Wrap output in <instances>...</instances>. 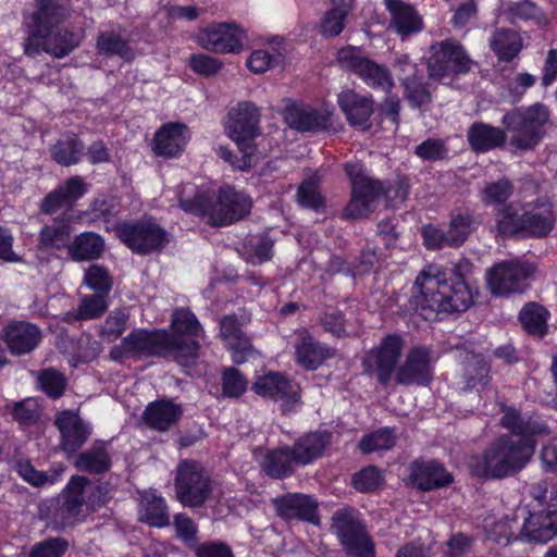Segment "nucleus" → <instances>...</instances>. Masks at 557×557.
<instances>
[{
	"label": "nucleus",
	"instance_id": "f257e3e1",
	"mask_svg": "<svg viewBox=\"0 0 557 557\" xmlns=\"http://www.w3.org/2000/svg\"><path fill=\"white\" fill-rule=\"evenodd\" d=\"M549 120L548 109L535 103L506 113L502 123L505 129L483 122L473 123L468 133V141L475 152H486L500 147L506 141V132L510 134V144L521 150L533 149L542 140L544 126Z\"/></svg>",
	"mask_w": 557,
	"mask_h": 557
},
{
	"label": "nucleus",
	"instance_id": "f03ea898",
	"mask_svg": "<svg viewBox=\"0 0 557 557\" xmlns=\"http://www.w3.org/2000/svg\"><path fill=\"white\" fill-rule=\"evenodd\" d=\"M412 304L424 319L437 312H462L473 302L470 283L455 281L437 265L422 270L414 283Z\"/></svg>",
	"mask_w": 557,
	"mask_h": 557
},
{
	"label": "nucleus",
	"instance_id": "7ed1b4c3",
	"mask_svg": "<svg viewBox=\"0 0 557 557\" xmlns=\"http://www.w3.org/2000/svg\"><path fill=\"white\" fill-rule=\"evenodd\" d=\"M37 11L26 18L32 37L27 39L25 52L29 55L36 53L32 42L37 40L47 53L57 58L67 55L79 45L83 33L59 27L66 13L55 0H37Z\"/></svg>",
	"mask_w": 557,
	"mask_h": 557
},
{
	"label": "nucleus",
	"instance_id": "20e7f679",
	"mask_svg": "<svg viewBox=\"0 0 557 557\" xmlns=\"http://www.w3.org/2000/svg\"><path fill=\"white\" fill-rule=\"evenodd\" d=\"M535 443L517 436H499L482 456L471 459V473L500 479L522 470L531 460Z\"/></svg>",
	"mask_w": 557,
	"mask_h": 557
},
{
	"label": "nucleus",
	"instance_id": "39448f33",
	"mask_svg": "<svg viewBox=\"0 0 557 557\" xmlns=\"http://www.w3.org/2000/svg\"><path fill=\"white\" fill-rule=\"evenodd\" d=\"M180 206L188 213L200 215L210 225L222 226L248 214L251 200L247 195L226 186L216 196L198 194L194 199H187L182 195Z\"/></svg>",
	"mask_w": 557,
	"mask_h": 557
},
{
	"label": "nucleus",
	"instance_id": "423d86ee",
	"mask_svg": "<svg viewBox=\"0 0 557 557\" xmlns=\"http://www.w3.org/2000/svg\"><path fill=\"white\" fill-rule=\"evenodd\" d=\"M174 345L175 342L170 341V334L166 331L139 329L131 332L120 345L114 346L110 356L113 360H122L125 358L171 355L178 362L184 357L193 355L196 349L193 343L185 347H175Z\"/></svg>",
	"mask_w": 557,
	"mask_h": 557
},
{
	"label": "nucleus",
	"instance_id": "0eeeda50",
	"mask_svg": "<svg viewBox=\"0 0 557 557\" xmlns=\"http://www.w3.org/2000/svg\"><path fill=\"white\" fill-rule=\"evenodd\" d=\"M345 171L351 183V199L345 208V215L349 219L367 218L376 208L385 188L381 182L371 178L358 161L347 162Z\"/></svg>",
	"mask_w": 557,
	"mask_h": 557
},
{
	"label": "nucleus",
	"instance_id": "6e6552de",
	"mask_svg": "<svg viewBox=\"0 0 557 557\" xmlns=\"http://www.w3.org/2000/svg\"><path fill=\"white\" fill-rule=\"evenodd\" d=\"M332 530L349 557H375L374 543L355 510H337L332 517Z\"/></svg>",
	"mask_w": 557,
	"mask_h": 557
},
{
	"label": "nucleus",
	"instance_id": "1a4fd4ad",
	"mask_svg": "<svg viewBox=\"0 0 557 557\" xmlns=\"http://www.w3.org/2000/svg\"><path fill=\"white\" fill-rule=\"evenodd\" d=\"M213 488L209 474L200 463L193 460L180 462L175 476V492L184 506H202L211 498Z\"/></svg>",
	"mask_w": 557,
	"mask_h": 557
},
{
	"label": "nucleus",
	"instance_id": "9d476101",
	"mask_svg": "<svg viewBox=\"0 0 557 557\" xmlns=\"http://www.w3.org/2000/svg\"><path fill=\"white\" fill-rule=\"evenodd\" d=\"M337 61L343 69L357 74L372 89L389 94L394 88L389 70L364 57L357 47L347 46L339 49Z\"/></svg>",
	"mask_w": 557,
	"mask_h": 557
},
{
	"label": "nucleus",
	"instance_id": "9b49d317",
	"mask_svg": "<svg viewBox=\"0 0 557 557\" xmlns=\"http://www.w3.org/2000/svg\"><path fill=\"white\" fill-rule=\"evenodd\" d=\"M432 55L428 62L429 76L443 81L455 74L467 73L472 61L463 47L454 39L436 42L431 47Z\"/></svg>",
	"mask_w": 557,
	"mask_h": 557
},
{
	"label": "nucleus",
	"instance_id": "f8f14e48",
	"mask_svg": "<svg viewBox=\"0 0 557 557\" xmlns=\"http://www.w3.org/2000/svg\"><path fill=\"white\" fill-rule=\"evenodd\" d=\"M405 341L399 334L384 336L377 346L370 349L363 359L366 372L375 374L379 382L386 386L401 357Z\"/></svg>",
	"mask_w": 557,
	"mask_h": 557
},
{
	"label": "nucleus",
	"instance_id": "ddd939ff",
	"mask_svg": "<svg viewBox=\"0 0 557 557\" xmlns=\"http://www.w3.org/2000/svg\"><path fill=\"white\" fill-rule=\"evenodd\" d=\"M260 113L251 102H239L231 108L224 121L225 134L238 148L255 146L253 140L260 134Z\"/></svg>",
	"mask_w": 557,
	"mask_h": 557
},
{
	"label": "nucleus",
	"instance_id": "4468645a",
	"mask_svg": "<svg viewBox=\"0 0 557 557\" xmlns=\"http://www.w3.org/2000/svg\"><path fill=\"white\" fill-rule=\"evenodd\" d=\"M115 231L119 238L137 253H150L166 243L164 230L150 220L121 224Z\"/></svg>",
	"mask_w": 557,
	"mask_h": 557
},
{
	"label": "nucleus",
	"instance_id": "2eb2a0df",
	"mask_svg": "<svg viewBox=\"0 0 557 557\" xmlns=\"http://www.w3.org/2000/svg\"><path fill=\"white\" fill-rule=\"evenodd\" d=\"M245 30L235 23H214L198 33V44L215 53H238L244 48Z\"/></svg>",
	"mask_w": 557,
	"mask_h": 557
},
{
	"label": "nucleus",
	"instance_id": "dca6fc26",
	"mask_svg": "<svg viewBox=\"0 0 557 557\" xmlns=\"http://www.w3.org/2000/svg\"><path fill=\"white\" fill-rule=\"evenodd\" d=\"M531 264L511 260L495 264L487 272V284L495 295H507L520 290L522 281L531 276Z\"/></svg>",
	"mask_w": 557,
	"mask_h": 557
},
{
	"label": "nucleus",
	"instance_id": "f3484780",
	"mask_svg": "<svg viewBox=\"0 0 557 557\" xmlns=\"http://www.w3.org/2000/svg\"><path fill=\"white\" fill-rule=\"evenodd\" d=\"M252 389L261 397L281 401L284 410H290L299 400L298 385L277 372H269L259 376L253 383Z\"/></svg>",
	"mask_w": 557,
	"mask_h": 557
},
{
	"label": "nucleus",
	"instance_id": "a211bd4d",
	"mask_svg": "<svg viewBox=\"0 0 557 557\" xmlns=\"http://www.w3.org/2000/svg\"><path fill=\"white\" fill-rule=\"evenodd\" d=\"M173 334L170 335V341L175 342V347H185L187 344L193 343L196 349L193 355L186 356L181 364H188L191 360L198 357L199 339L202 336V327L196 315L188 309H176L172 314L171 323Z\"/></svg>",
	"mask_w": 557,
	"mask_h": 557
},
{
	"label": "nucleus",
	"instance_id": "6ab92c4d",
	"mask_svg": "<svg viewBox=\"0 0 557 557\" xmlns=\"http://www.w3.org/2000/svg\"><path fill=\"white\" fill-rule=\"evenodd\" d=\"M432 377V358L425 347H413L406 356L404 364L397 370L395 380L403 385H426Z\"/></svg>",
	"mask_w": 557,
	"mask_h": 557
},
{
	"label": "nucleus",
	"instance_id": "aec40b11",
	"mask_svg": "<svg viewBox=\"0 0 557 557\" xmlns=\"http://www.w3.org/2000/svg\"><path fill=\"white\" fill-rule=\"evenodd\" d=\"M276 513L285 519H299L313 524H319L318 503L307 494L289 493L273 499Z\"/></svg>",
	"mask_w": 557,
	"mask_h": 557
},
{
	"label": "nucleus",
	"instance_id": "412c9836",
	"mask_svg": "<svg viewBox=\"0 0 557 557\" xmlns=\"http://www.w3.org/2000/svg\"><path fill=\"white\" fill-rule=\"evenodd\" d=\"M55 425L61 433V446L66 453H75L91 434L89 423L82 420L75 411H63L58 414Z\"/></svg>",
	"mask_w": 557,
	"mask_h": 557
},
{
	"label": "nucleus",
	"instance_id": "4be33fe9",
	"mask_svg": "<svg viewBox=\"0 0 557 557\" xmlns=\"http://www.w3.org/2000/svg\"><path fill=\"white\" fill-rule=\"evenodd\" d=\"M522 534L533 542H548L557 534V506L534 510L525 518Z\"/></svg>",
	"mask_w": 557,
	"mask_h": 557
},
{
	"label": "nucleus",
	"instance_id": "5701e85b",
	"mask_svg": "<svg viewBox=\"0 0 557 557\" xmlns=\"http://www.w3.org/2000/svg\"><path fill=\"white\" fill-rule=\"evenodd\" d=\"M220 333L232 351V359L235 363H243L255 357L256 350L249 338L243 333L235 315H226L222 319Z\"/></svg>",
	"mask_w": 557,
	"mask_h": 557
},
{
	"label": "nucleus",
	"instance_id": "b1692460",
	"mask_svg": "<svg viewBox=\"0 0 557 557\" xmlns=\"http://www.w3.org/2000/svg\"><path fill=\"white\" fill-rule=\"evenodd\" d=\"M297 362L307 370L318 369L326 359L332 358L335 351L314 341L307 331H299L295 343Z\"/></svg>",
	"mask_w": 557,
	"mask_h": 557
},
{
	"label": "nucleus",
	"instance_id": "393cba45",
	"mask_svg": "<svg viewBox=\"0 0 557 557\" xmlns=\"http://www.w3.org/2000/svg\"><path fill=\"white\" fill-rule=\"evenodd\" d=\"M189 137V131L185 124H164L154 135L153 151L158 156L176 157L185 149Z\"/></svg>",
	"mask_w": 557,
	"mask_h": 557
},
{
	"label": "nucleus",
	"instance_id": "a878e982",
	"mask_svg": "<svg viewBox=\"0 0 557 557\" xmlns=\"http://www.w3.org/2000/svg\"><path fill=\"white\" fill-rule=\"evenodd\" d=\"M285 41L281 37L269 39L263 48L253 50L246 61L247 67L255 74H261L275 66L283 65L286 58Z\"/></svg>",
	"mask_w": 557,
	"mask_h": 557
},
{
	"label": "nucleus",
	"instance_id": "bb28decb",
	"mask_svg": "<svg viewBox=\"0 0 557 557\" xmlns=\"http://www.w3.org/2000/svg\"><path fill=\"white\" fill-rule=\"evenodd\" d=\"M397 66L403 73L400 81L405 88V96L409 103L419 108L431 100V92L422 82L421 77L417 76V64L412 63L407 55L397 59Z\"/></svg>",
	"mask_w": 557,
	"mask_h": 557
},
{
	"label": "nucleus",
	"instance_id": "cd10ccee",
	"mask_svg": "<svg viewBox=\"0 0 557 557\" xmlns=\"http://www.w3.org/2000/svg\"><path fill=\"white\" fill-rule=\"evenodd\" d=\"M410 478L413 484L423 491L444 487L453 482V476L438 462L416 461L410 467Z\"/></svg>",
	"mask_w": 557,
	"mask_h": 557
},
{
	"label": "nucleus",
	"instance_id": "c85d7f7f",
	"mask_svg": "<svg viewBox=\"0 0 557 557\" xmlns=\"http://www.w3.org/2000/svg\"><path fill=\"white\" fill-rule=\"evenodd\" d=\"M39 329L28 322L21 321L9 324L4 330V341L14 355L30 352L39 344Z\"/></svg>",
	"mask_w": 557,
	"mask_h": 557
},
{
	"label": "nucleus",
	"instance_id": "c756f323",
	"mask_svg": "<svg viewBox=\"0 0 557 557\" xmlns=\"http://www.w3.org/2000/svg\"><path fill=\"white\" fill-rule=\"evenodd\" d=\"M284 119L289 127L301 132H315L327 126L324 112L302 103H292L284 109Z\"/></svg>",
	"mask_w": 557,
	"mask_h": 557
},
{
	"label": "nucleus",
	"instance_id": "7c9ffc66",
	"mask_svg": "<svg viewBox=\"0 0 557 557\" xmlns=\"http://www.w3.org/2000/svg\"><path fill=\"white\" fill-rule=\"evenodd\" d=\"M85 193L84 181L79 176L71 177L45 197L41 210L47 214H52L62 207L72 206Z\"/></svg>",
	"mask_w": 557,
	"mask_h": 557
},
{
	"label": "nucleus",
	"instance_id": "2f4dec72",
	"mask_svg": "<svg viewBox=\"0 0 557 557\" xmlns=\"http://www.w3.org/2000/svg\"><path fill=\"white\" fill-rule=\"evenodd\" d=\"M138 518L151 527L169 525L170 516L165 499L154 490L143 491L139 497Z\"/></svg>",
	"mask_w": 557,
	"mask_h": 557
},
{
	"label": "nucleus",
	"instance_id": "473e14b6",
	"mask_svg": "<svg viewBox=\"0 0 557 557\" xmlns=\"http://www.w3.org/2000/svg\"><path fill=\"white\" fill-rule=\"evenodd\" d=\"M255 457L262 470L273 478L287 476L293 472V465L296 463L294 453L288 447L273 450L258 449Z\"/></svg>",
	"mask_w": 557,
	"mask_h": 557
},
{
	"label": "nucleus",
	"instance_id": "72a5a7b5",
	"mask_svg": "<svg viewBox=\"0 0 557 557\" xmlns=\"http://www.w3.org/2000/svg\"><path fill=\"white\" fill-rule=\"evenodd\" d=\"M337 101L351 125H364L373 113L372 98L361 96L351 89L343 90Z\"/></svg>",
	"mask_w": 557,
	"mask_h": 557
},
{
	"label": "nucleus",
	"instance_id": "f704fd0d",
	"mask_svg": "<svg viewBox=\"0 0 557 557\" xmlns=\"http://www.w3.org/2000/svg\"><path fill=\"white\" fill-rule=\"evenodd\" d=\"M391 13V25L399 35L406 36L422 29V18L416 10L403 0H384Z\"/></svg>",
	"mask_w": 557,
	"mask_h": 557
},
{
	"label": "nucleus",
	"instance_id": "c9c22d12",
	"mask_svg": "<svg viewBox=\"0 0 557 557\" xmlns=\"http://www.w3.org/2000/svg\"><path fill=\"white\" fill-rule=\"evenodd\" d=\"M182 413L181 405L162 399L147 406L144 412V420L150 428L165 431L177 422Z\"/></svg>",
	"mask_w": 557,
	"mask_h": 557
},
{
	"label": "nucleus",
	"instance_id": "e433bc0d",
	"mask_svg": "<svg viewBox=\"0 0 557 557\" xmlns=\"http://www.w3.org/2000/svg\"><path fill=\"white\" fill-rule=\"evenodd\" d=\"M104 251L103 238L95 232H83L69 245V256L77 262L99 259Z\"/></svg>",
	"mask_w": 557,
	"mask_h": 557
},
{
	"label": "nucleus",
	"instance_id": "4c0bfd02",
	"mask_svg": "<svg viewBox=\"0 0 557 557\" xmlns=\"http://www.w3.org/2000/svg\"><path fill=\"white\" fill-rule=\"evenodd\" d=\"M503 411L504 416L500 424L510 432L507 436H517L535 443V436L544 434L547 430L542 423L531 420L525 421L513 408H504Z\"/></svg>",
	"mask_w": 557,
	"mask_h": 557
},
{
	"label": "nucleus",
	"instance_id": "58836bf2",
	"mask_svg": "<svg viewBox=\"0 0 557 557\" xmlns=\"http://www.w3.org/2000/svg\"><path fill=\"white\" fill-rule=\"evenodd\" d=\"M488 42L490 48L500 61H511L522 49V39L512 29H496L490 37Z\"/></svg>",
	"mask_w": 557,
	"mask_h": 557
},
{
	"label": "nucleus",
	"instance_id": "ea45409f",
	"mask_svg": "<svg viewBox=\"0 0 557 557\" xmlns=\"http://www.w3.org/2000/svg\"><path fill=\"white\" fill-rule=\"evenodd\" d=\"M330 436L327 432H313L298 440L292 449L296 463L306 465L319 456L329 444Z\"/></svg>",
	"mask_w": 557,
	"mask_h": 557
},
{
	"label": "nucleus",
	"instance_id": "a19ab883",
	"mask_svg": "<svg viewBox=\"0 0 557 557\" xmlns=\"http://www.w3.org/2000/svg\"><path fill=\"white\" fill-rule=\"evenodd\" d=\"M71 233L69 223L55 220L41 228L38 248L42 251H53L65 247L69 249Z\"/></svg>",
	"mask_w": 557,
	"mask_h": 557
},
{
	"label": "nucleus",
	"instance_id": "79ce46f5",
	"mask_svg": "<svg viewBox=\"0 0 557 557\" xmlns=\"http://www.w3.org/2000/svg\"><path fill=\"white\" fill-rule=\"evenodd\" d=\"M79 471L103 473L111 467V458L102 443H95L89 449L79 454L74 462Z\"/></svg>",
	"mask_w": 557,
	"mask_h": 557
},
{
	"label": "nucleus",
	"instance_id": "37998d69",
	"mask_svg": "<svg viewBox=\"0 0 557 557\" xmlns=\"http://www.w3.org/2000/svg\"><path fill=\"white\" fill-rule=\"evenodd\" d=\"M490 367L480 355H467L461 368L462 389L485 386L488 383Z\"/></svg>",
	"mask_w": 557,
	"mask_h": 557
},
{
	"label": "nucleus",
	"instance_id": "c03bdc74",
	"mask_svg": "<svg viewBox=\"0 0 557 557\" xmlns=\"http://www.w3.org/2000/svg\"><path fill=\"white\" fill-rule=\"evenodd\" d=\"M351 10V0H332V8L321 22L320 30L324 37L338 36L344 27L345 20Z\"/></svg>",
	"mask_w": 557,
	"mask_h": 557
},
{
	"label": "nucleus",
	"instance_id": "a18cd8bd",
	"mask_svg": "<svg viewBox=\"0 0 557 557\" xmlns=\"http://www.w3.org/2000/svg\"><path fill=\"white\" fill-rule=\"evenodd\" d=\"M84 144L75 135L60 138L51 148L52 159L63 165L70 166L76 164L84 152Z\"/></svg>",
	"mask_w": 557,
	"mask_h": 557
},
{
	"label": "nucleus",
	"instance_id": "49530a36",
	"mask_svg": "<svg viewBox=\"0 0 557 557\" xmlns=\"http://www.w3.org/2000/svg\"><path fill=\"white\" fill-rule=\"evenodd\" d=\"M554 222L555 218L548 206L527 209L523 235L544 236L552 231Z\"/></svg>",
	"mask_w": 557,
	"mask_h": 557
},
{
	"label": "nucleus",
	"instance_id": "de8ad7c7",
	"mask_svg": "<svg viewBox=\"0 0 557 557\" xmlns=\"http://www.w3.org/2000/svg\"><path fill=\"white\" fill-rule=\"evenodd\" d=\"M97 48L100 53L109 57L117 55L124 60L134 58V51L128 46L127 40L114 30L102 32L98 37Z\"/></svg>",
	"mask_w": 557,
	"mask_h": 557
},
{
	"label": "nucleus",
	"instance_id": "09e8293b",
	"mask_svg": "<svg viewBox=\"0 0 557 557\" xmlns=\"http://www.w3.org/2000/svg\"><path fill=\"white\" fill-rule=\"evenodd\" d=\"M548 311L536 304H528L520 311L519 319L524 330L536 336H543L547 330Z\"/></svg>",
	"mask_w": 557,
	"mask_h": 557
},
{
	"label": "nucleus",
	"instance_id": "8fccbe9b",
	"mask_svg": "<svg viewBox=\"0 0 557 557\" xmlns=\"http://www.w3.org/2000/svg\"><path fill=\"white\" fill-rule=\"evenodd\" d=\"M527 209L510 203L499 214L497 231L504 236L523 234Z\"/></svg>",
	"mask_w": 557,
	"mask_h": 557
},
{
	"label": "nucleus",
	"instance_id": "3c124183",
	"mask_svg": "<svg viewBox=\"0 0 557 557\" xmlns=\"http://www.w3.org/2000/svg\"><path fill=\"white\" fill-rule=\"evenodd\" d=\"M476 222L469 213H458L453 215L447 231V246L458 247L468 238L469 234L475 228Z\"/></svg>",
	"mask_w": 557,
	"mask_h": 557
},
{
	"label": "nucleus",
	"instance_id": "603ef678",
	"mask_svg": "<svg viewBox=\"0 0 557 557\" xmlns=\"http://www.w3.org/2000/svg\"><path fill=\"white\" fill-rule=\"evenodd\" d=\"M128 317L129 314L126 309L112 310L100 326L101 338L107 342L117 339L126 330Z\"/></svg>",
	"mask_w": 557,
	"mask_h": 557
},
{
	"label": "nucleus",
	"instance_id": "864d4df0",
	"mask_svg": "<svg viewBox=\"0 0 557 557\" xmlns=\"http://www.w3.org/2000/svg\"><path fill=\"white\" fill-rule=\"evenodd\" d=\"M396 442L392 430L384 428L362 437L359 447L363 454L391 449Z\"/></svg>",
	"mask_w": 557,
	"mask_h": 557
},
{
	"label": "nucleus",
	"instance_id": "5fc2aeb1",
	"mask_svg": "<svg viewBox=\"0 0 557 557\" xmlns=\"http://www.w3.org/2000/svg\"><path fill=\"white\" fill-rule=\"evenodd\" d=\"M513 191V186L511 183L502 178L493 183L486 184V186L482 189L481 200L486 206L497 205L505 202Z\"/></svg>",
	"mask_w": 557,
	"mask_h": 557
},
{
	"label": "nucleus",
	"instance_id": "6e6d98bb",
	"mask_svg": "<svg viewBox=\"0 0 557 557\" xmlns=\"http://www.w3.org/2000/svg\"><path fill=\"white\" fill-rule=\"evenodd\" d=\"M108 309L107 294L86 295L77 308L79 319H96Z\"/></svg>",
	"mask_w": 557,
	"mask_h": 557
},
{
	"label": "nucleus",
	"instance_id": "4d7b16f0",
	"mask_svg": "<svg viewBox=\"0 0 557 557\" xmlns=\"http://www.w3.org/2000/svg\"><path fill=\"white\" fill-rule=\"evenodd\" d=\"M84 283L98 294H109L112 288V281L108 271L98 264H92L85 271Z\"/></svg>",
	"mask_w": 557,
	"mask_h": 557
},
{
	"label": "nucleus",
	"instance_id": "13d9d810",
	"mask_svg": "<svg viewBox=\"0 0 557 557\" xmlns=\"http://www.w3.org/2000/svg\"><path fill=\"white\" fill-rule=\"evenodd\" d=\"M242 158H237L233 154L232 150L225 146H220L216 149L218 156L223 159L225 162L230 163V165L236 170L245 171L251 168L255 163V146H248L247 149L238 148Z\"/></svg>",
	"mask_w": 557,
	"mask_h": 557
},
{
	"label": "nucleus",
	"instance_id": "bf43d9fd",
	"mask_svg": "<svg viewBox=\"0 0 557 557\" xmlns=\"http://www.w3.org/2000/svg\"><path fill=\"white\" fill-rule=\"evenodd\" d=\"M382 482L383 476L381 471L373 466L360 470L352 476L354 487L361 493L375 491Z\"/></svg>",
	"mask_w": 557,
	"mask_h": 557
},
{
	"label": "nucleus",
	"instance_id": "052dcab7",
	"mask_svg": "<svg viewBox=\"0 0 557 557\" xmlns=\"http://www.w3.org/2000/svg\"><path fill=\"white\" fill-rule=\"evenodd\" d=\"M414 153L424 161L443 160L448 149L442 139L429 138L414 148Z\"/></svg>",
	"mask_w": 557,
	"mask_h": 557
},
{
	"label": "nucleus",
	"instance_id": "680f3d73",
	"mask_svg": "<svg viewBox=\"0 0 557 557\" xmlns=\"http://www.w3.org/2000/svg\"><path fill=\"white\" fill-rule=\"evenodd\" d=\"M67 546V542L61 537L45 540L33 546L28 557H61Z\"/></svg>",
	"mask_w": 557,
	"mask_h": 557
},
{
	"label": "nucleus",
	"instance_id": "e2e57ef3",
	"mask_svg": "<svg viewBox=\"0 0 557 557\" xmlns=\"http://www.w3.org/2000/svg\"><path fill=\"white\" fill-rule=\"evenodd\" d=\"M298 202L302 207L317 210L323 205L322 196L314 180H306L298 188Z\"/></svg>",
	"mask_w": 557,
	"mask_h": 557
},
{
	"label": "nucleus",
	"instance_id": "0e129e2a",
	"mask_svg": "<svg viewBox=\"0 0 557 557\" xmlns=\"http://www.w3.org/2000/svg\"><path fill=\"white\" fill-rule=\"evenodd\" d=\"M38 381L41 388L50 397H59L65 388V380L63 375L53 369L42 371Z\"/></svg>",
	"mask_w": 557,
	"mask_h": 557
},
{
	"label": "nucleus",
	"instance_id": "69168bd1",
	"mask_svg": "<svg viewBox=\"0 0 557 557\" xmlns=\"http://www.w3.org/2000/svg\"><path fill=\"white\" fill-rule=\"evenodd\" d=\"M273 239L268 235L260 236L251 242L248 250V260L251 263H262L271 259Z\"/></svg>",
	"mask_w": 557,
	"mask_h": 557
},
{
	"label": "nucleus",
	"instance_id": "338daca9",
	"mask_svg": "<svg viewBox=\"0 0 557 557\" xmlns=\"http://www.w3.org/2000/svg\"><path fill=\"white\" fill-rule=\"evenodd\" d=\"M223 393L228 397L240 396L247 387V381L236 369H227L223 373Z\"/></svg>",
	"mask_w": 557,
	"mask_h": 557
},
{
	"label": "nucleus",
	"instance_id": "774afa93",
	"mask_svg": "<svg viewBox=\"0 0 557 557\" xmlns=\"http://www.w3.org/2000/svg\"><path fill=\"white\" fill-rule=\"evenodd\" d=\"M189 66L197 74L211 76L221 70L222 63L211 55L198 53L190 58Z\"/></svg>",
	"mask_w": 557,
	"mask_h": 557
}]
</instances>
